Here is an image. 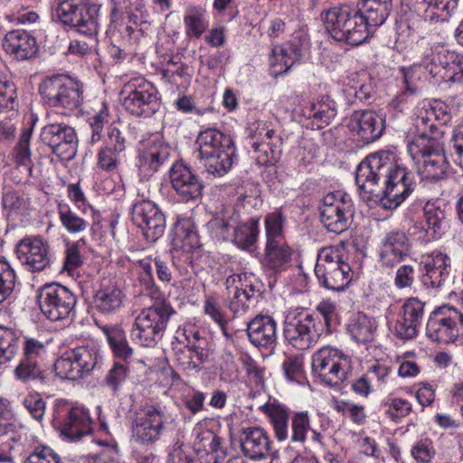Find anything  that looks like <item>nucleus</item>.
I'll list each match as a JSON object with an SVG mask.
<instances>
[{
	"mask_svg": "<svg viewBox=\"0 0 463 463\" xmlns=\"http://www.w3.org/2000/svg\"><path fill=\"white\" fill-rule=\"evenodd\" d=\"M355 183L384 209H395L415 189V175L395 160L390 151L367 156L356 167Z\"/></svg>",
	"mask_w": 463,
	"mask_h": 463,
	"instance_id": "nucleus-1",
	"label": "nucleus"
},
{
	"mask_svg": "<svg viewBox=\"0 0 463 463\" xmlns=\"http://www.w3.org/2000/svg\"><path fill=\"white\" fill-rule=\"evenodd\" d=\"M324 21L332 38L353 46L362 44L368 38L370 28L381 25L372 23L360 5L333 7L326 13Z\"/></svg>",
	"mask_w": 463,
	"mask_h": 463,
	"instance_id": "nucleus-2",
	"label": "nucleus"
},
{
	"mask_svg": "<svg viewBox=\"0 0 463 463\" xmlns=\"http://www.w3.org/2000/svg\"><path fill=\"white\" fill-rule=\"evenodd\" d=\"M195 143L196 157L208 174L222 177L232 169L236 147L230 135L207 128L198 134Z\"/></svg>",
	"mask_w": 463,
	"mask_h": 463,
	"instance_id": "nucleus-3",
	"label": "nucleus"
},
{
	"mask_svg": "<svg viewBox=\"0 0 463 463\" xmlns=\"http://www.w3.org/2000/svg\"><path fill=\"white\" fill-rule=\"evenodd\" d=\"M450 119L451 115L445 103L439 100L421 102L416 108L413 120L415 135L408 142L407 148L415 154L434 140L441 141L444 128Z\"/></svg>",
	"mask_w": 463,
	"mask_h": 463,
	"instance_id": "nucleus-4",
	"label": "nucleus"
},
{
	"mask_svg": "<svg viewBox=\"0 0 463 463\" xmlns=\"http://www.w3.org/2000/svg\"><path fill=\"white\" fill-rule=\"evenodd\" d=\"M119 95L125 110L136 117L149 118L161 107L156 88L144 77L130 79L123 85Z\"/></svg>",
	"mask_w": 463,
	"mask_h": 463,
	"instance_id": "nucleus-5",
	"label": "nucleus"
},
{
	"mask_svg": "<svg viewBox=\"0 0 463 463\" xmlns=\"http://www.w3.org/2000/svg\"><path fill=\"white\" fill-rule=\"evenodd\" d=\"M55 12L61 24L94 42L93 36L99 30V6L89 0H58Z\"/></svg>",
	"mask_w": 463,
	"mask_h": 463,
	"instance_id": "nucleus-6",
	"label": "nucleus"
},
{
	"mask_svg": "<svg viewBox=\"0 0 463 463\" xmlns=\"http://www.w3.org/2000/svg\"><path fill=\"white\" fill-rule=\"evenodd\" d=\"M39 92L49 106L68 111L77 109L83 101V84L64 75L45 78L39 86Z\"/></svg>",
	"mask_w": 463,
	"mask_h": 463,
	"instance_id": "nucleus-7",
	"label": "nucleus"
},
{
	"mask_svg": "<svg viewBox=\"0 0 463 463\" xmlns=\"http://www.w3.org/2000/svg\"><path fill=\"white\" fill-rule=\"evenodd\" d=\"M174 313V308L165 301L143 309L133 325V339L143 346H154L161 338Z\"/></svg>",
	"mask_w": 463,
	"mask_h": 463,
	"instance_id": "nucleus-8",
	"label": "nucleus"
},
{
	"mask_svg": "<svg viewBox=\"0 0 463 463\" xmlns=\"http://www.w3.org/2000/svg\"><path fill=\"white\" fill-rule=\"evenodd\" d=\"M315 274L319 283L333 291L344 290L352 280L349 263L343 260L334 247L323 248L317 254Z\"/></svg>",
	"mask_w": 463,
	"mask_h": 463,
	"instance_id": "nucleus-9",
	"label": "nucleus"
},
{
	"mask_svg": "<svg viewBox=\"0 0 463 463\" xmlns=\"http://www.w3.org/2000/svg\"><path fill=\"white\" fill-rule=\"evenodd\" d=\"M312 371L325 384L336 387L342 384L351 370V359L343 351L326 345L312 355Z\"/></svg>",
	"mask_w": 463,
	"mask_h": 463,
	"instance_id": "nucleus-10",
	"label": "nucleus"
},
{
	"mask_svg": "<svg viewBox=\"0 0 463 463\" xmlns=\"http://www.w3.org/2000/svg\"><path fill=\"white\" fill-rule=\"evenodd\" d=\"M165 407L161 403H146L136 412L131 424L132 439L138 444L150 445L157 441L166 422Z\"/></svg>",
	"mask_w": 463,
	"mask_h": 463,
	"instance_id": "nucleus-11",
	"label": "nucleus"
},
{
	"mask_svg": "<svg viewBox=\"0 0 463 463\" xmlns=\"http://www.w3.org/2000/svg\"><path fill=\"white\" fill-rule=\"evenodd\" d=\"M426 335L433 342L449 344L463 335V313L453 307H440L430 316Z\"/></svg>",
	"mask_w": 463,
	"mask_h": 463,
	"instance_id": "nucleus-12",
	"label": "nucleus"
},
{
	"mask_svg": "<svg viewBox=\"0 0 463 463\" xmlns=\"http://www.w3.org/2000/svg\"><path fill=\"white\" fill-rule=\"evenodd\" d=\"M319 211L324 227L329 232L339 234L350 225L354 215V203L348 194L337 191L324 196Z\"/></svg>",
	"mask_w": 463,
	"mask_h": 463,
	"instance_id": "nucleus-13",
	"label": "nucleus"
},
{
	"mask_svg": "<svg viewBox=\"0 0 463 463\" xmlns=\"http://www.w3.org/2000/svg\"><path fill=\"white\" fill-rule=\"evenodd\" d=\"M38 303L42 313L51 321L67 318L77 303L76 296L59 283L46 284L38 291Z\"/></svg>",
	"mask_w": 463,
	"mask_h": 463,
	"instance_id": "nucleus-14",
	"label": "nucleus"
},
{
	"mask_svg": "<svg viewBox=\"0 0 463 463\" xmlns=\"http://www.w3.org/2000/svg\"><path fill=\"white\" fill-rule=\"evenodd\" d=\"M411 52L413 58L419 61L425 72H428L436 82L446 80L449 64L457 59V52L442 46L432 45L425 40L417 42Z\"/></svg>",
	"mask_w": 463,
	"mask_h": 463,
	"instance_id": "nucleus-15",
	"label": "nucleus"
},
{
	"mask_svg": "<svg viewBox=\"0 0 463 463\" xmlns=\"http://www.w3.org/2000/svg\"><path fill=\"white\" fill-rule=\"evenodd\" d=\"M249 146L258 165H273L281 154L282 138L266 122L253 123L249 128Z\"/></svg>",
	"mask_w": 463,
	"mask_h": 463,
	"instance_id": "nucleus-16",
	"label": "nucleus"
},
{
	"mask_svg": "<svg viewBox=\"0 0 463 463\" xmlns=\"http://www.w3.org/2000/svg\"><path fill=\"white\" fill-rule=\"evenodd\" d=\"M98 364L94 347L79 346L67 350L54 364V371L61 379L75 381L89 375Z\"/></svg>",
	"mask_w": 463,
	"mask_h": 463,
	"instance_id": "nucleus-17",
	"label": "nucleus"
},
{
	"mask_svg": "<svg viewBox=\"0 0 463 463\" xmlns=\"http://www.w3.org/2000/svg\"><path fill=\"white\" fill-rule=\"evenodd\" d=\"M283 335L285 341L296 349L311 348L319 337L313 315L288 313L284 320Z\"/></svg>",
	"mask_w": 463,
	"mask_h": 463,
	"instance_id": "nucleus-18",
	"label": "nucleus"
},
{
	"mask_svg": "<svg viewBox=\"0 0 463 463\" xmlns=\"http://www.w3.org/2000/svg\"><path fill=\"white\" fill-rule=\"evenodd\" d=\"M16 256L29 272H42L52 265L49 242L41 236H26L16 246Z\"/></svg>",
	"mask_w": 463,
	"mask_h": 463,
	"instance_id": "nucleus-19",
	"label": "nucleus"
},
{
	"mask_svg": "<svg viewBox=\"0 0 463 463\" xmlns=\"http://www.w3.org/2000/svg\"><path fill=\"white\" fill-rule=\"evenodd\" d=\"M131 219L148 241H157L165 232V217L150 200H137L132 205Z\"/></svg>",
	"mask_w": 463,
	"mask_h": 463,
	"instance_id": "nucleus-20",
	"label": "nucleus"
},
{
	"mask_svg": "<svg viewBox=\"0 0 463 463\" xmlns=\"http://www.w3.org/2000/svg\"><path fill=\"white\" fill-rule=\"evenodd\" d=\"M187 345L174 347L177 366L185 373H198L209 358L208 341L199 331L186 335Z\"/></svg>",
	"mask_w": 463,
	"mask_h": 463,
	"instance_id": "nucleus-21",
	"label": "nucleus"
},
{
	"mask_svg": "<svg viewBox=\"0 0 463 463\" xmlns=\"http://www.w3.org/2000/svg\"><path fill=\"white\" fill-rule=\"evenodd\" d=\"M170 146L158 135L151 136L139 150L137 165L139 175L148 179L166 164L171 155Z\"/></svg>",
	"mask_w": 463,
	"mask_h": 463,
	"instance_id": "nucleus-22",
	"label": "nucleus"
},
{
	"mask_svg": "<svg viewBox=\"0 0 463 463\" xmlns=\"http://www.w3.org/2000/svg\"><path fill=\"white\" fill-rule=\"evenodd\" d=\"M41 140L61 160H71L77 153V136L66 124H49L42 128Z\"/></svg>",
	"mask_w": 463,
	"mask_h": 463,
	"instance_id": "nucleus-23",
	"label": "nucleus"
},
{
	"mask_svg": "<svg viewBox=\"0 0 463 463\" xmlns=\"http://www.w3.org/2000/svg\"><path fill=\"white\" fill-rule=\"evenodd\" d=\"M412 159L419 165V173L422 178L441 180L445 178L449 163L444 155L442 141H432L419 153L408 149Z\"/></svg>",
	"mask_w": 463,
	"mask_h": 463,
	"instance_id": "nucleus-24",
	"label": "nucleus"
},
{
	"mask_svg": "<svg viewBox=\"0 0 463 463\" xmlns=\"http://www.w3.org/2000/svg\"><path fill=\"white\" fill-rule=\"evenodd\" d=\"M126 150V137L119 128L110 125L104 143L97 154V167L107 173H116L122 164Z\"/></svg>",
	"mask_w": 463,
	"mask_h": 463,
	"instance_id": "nucleus-25",
	"label": "nucleus"
},
{
	"mask_svg": "<svg viewBox=\"0 0 463 463\" xmlns=\"http://www.w3.org/2000/svg\"><path fill=\"white\" fill-rule=\"evenodd\" d=\"M53 422L61 434L71 440L90 434L92 430V420L88 411L82 407L58 411Z\"/></svg>",
	"mask_w": 463,
	"mask_h": 463,
	"instance_id": "nucleus-26",
	"label": "nucleus"
},
{
	"mask_svg": "<svg viewBox=\"0 0 463 463\" xmlns=\"http://www.w3.org/2000/svg\"><path fill=\"white\" fill-rule=\"evenodd\" d=\"M169 177L173 189L183 201L189 202L202 196V181L184 164L175 163L170 169Z\"/></svg>",
	"mask_w": 463,
	"mask_h": 463,
	"instance_id": "nucleus-27",
	"label": "nucleus"
},
{
	"mask_svg": "<svg viewBox=\"0 0 463 463\" xmlns=\"http://www.w3.org/2000/svg\"><path fill=\"white\" fill-rule=\"evenodd\" d=\"M126 300L127 295L117 282L103 279L93 297V306L102 315L113 316L124 307Z\"/></svg>",
	"mask_w": 463,
	"mask_h": 463,
	"instance_id": "nucleus-28",
	"label": "nucleus"
},
{
	"mask_svg": "<svg viewBox=\"0 0 463 463\" xmlns=\"http://www.w3.org/2000/svg\"><path fill=\"white\" fill-rule=\"evenodd\" d=\"M411 242L405 232L392 231L382 241L380 261L383 266L392 268L410 254Z\"/></svg>",
	"mask_w": 463,
	"mask_h": 463,
	"instance_id": "nucleus-29",
	"label": "nucleus"
},
{
	"mask_svg": "<svg viewBox=\"0 0 463 463\" xmlns=\"http://www.w3.org/2000/svg\"><path fill=\"white\" fill-rule=\"evenodd\" d=\"M349 127L364 142L369 144L382 136L384 121L372 110H357L351 116Z\"/></svg>",
	"mask_w": 463,
	"mask_h": 463,
	"instance_id": "nucleus-30",
	"label": "nucleus"
},
{
	"mask_svg": "<svg viewBox=\"0 0 463 463\" xmlns=\"http://www.w3.org/2000/svg\"><path fill=\"white\" fill-rule=\"evenodd\" d=\"M247 335L253 345L273 349L277 341V323L270 316L259 315L248 323Z\"/></svg>",
	"mask_w": 463,
	"mask_h": 463,
	"instance_id": "nucleus-31",
	"label": "nucleus"
},
{
	"mask_svg": "<svg viewBox=\"0 0 463 463\" xmlns=\"http://www.w3.org/2000/svg\"><path fill=\"white\" fill-rule=\"evenodd\" d=\"M425 272L421 281L427 288H441L448 280L450 273V259L440 251H433L423 260Z\"/></svg>",
	"mask_w": 463,
	"mask_h": 463,
	"instance_id": "nucleus-32",
	"label": "nucleus"
},
{
	"mask_svg": "<svg viewBox=\"0 0 463 463\" xmlns=\"http://www.w3.org/2000/svg\"><path fill=\"white\" fill-rule=\"evenodd\" d=\"M240 444L242 453L250 459L266 458L271 449L269 434L260 427H249L241 430Z\"/></svg>",
	"mask_w": 463,
	"mask_h": 463,
	"instance_id": "nucleus-33",
	"label": "nucleus"
},
{
	"mask_svg": "<svg viewBox=\"0 0 463 463\" xmlns=\"http://www.w3.org/2000/svg\"><path fill=\"white\" fill-rule=\"evenodd\" d=\"M2 45L7 54L19 61L31 59L37 52L36 40L23 30L8 32Z\"/></svg>",
	"mask_w": 463,
	"mask_h": 463,
	"instance_id": "nucleus-34",
	"label": "nucleus"
},
{
	"mask_svg": "<svg viewBox=\"0 0 463 463\" xmlns=\"http://www.w3.org/2000/svg\"><path fill=\"white\" fill-rule=\"evenodd\" d=\"M261 411L269 417L278 440L287 439L288 437V410L281 404L272 402L263 405Z\"/></svg>",
	"mask_w": 463,
	"mask_h": 463,
	"instance_id": "nucleus-35",
	"label": "nucleus"
},
{
	"mask_svg": "<svg viewBox=\"0 0 463 463\" xmlns=\"http://www.w3.org/2000/svg\"><path fill=\"white\" fill-rule=\"evenodd\" d=\"M291 249L283 241H267L264 265L275 272L283 269L291 260Z\"/></svg>",
	"mask_w": 463,
	"mask_h": 463,
	"instance_id": "nucleus-36",
	"label": "nucleus"
},
{
	"mask_svg": "<svg viewBox=\"0 0 463 463\" xmlns=\"http://www.w3.org/2000/svg\"><path fill=\"white\" fill-rule=\"evenodd\" d=\"M172 243L175 250L187 253L199 247L198 235L190 222H181L175 224Z\"/></svg>",
	"mask_w": 463,
	"mask_h": 463,
	"instance_id": "nucleus-37",
	"label": "nucleus"
},
{
	"mask_svg": "<svg viewBox=\"0 0 463 463\" xmlns=\"http://www.w3.org/2000/svg\"><path fill=\"white\" fill-rule=\"evenodd\" d=\"M427 231L433 236L439 235L446 222L447 204L442 200L428 201L424 206Z\"/></svg>",
	"mask_w": 463,
	"mask_h": 463,
	"instance_id": "nucleus-38",
	"label": "nucleus"
},
{
	"mask_svg": "<svg viewBox=\"0 0 463 463\" xmlns=\"http://www.w3.org/2000/svg\"><path fill=\"white\" fill-rule=\"evenodd\" d=\"M376 327V323L373 318L365 314L358 313L351 319L348 332L356 342L365 344L373 340Z\"/></svg>",
	"mask_w": 463,
	"mask_h": 463,
	"instance_id": "nucleus-39",
	"label": "nucleus"
},
{
	"mask_svg": "<svg viewBox=\"0 0 463 463\" xmlns=\"http://www.w3.org/2000/svg\"><path fill=\"white\" fill-rule=\"evenodd\" d=\"M22 425L14 417L11 402L7 399L0 398V437L9 436L13 442L21 439Z\"/></svg>",
	"mask_w": 463,
	"mask_h": 463,
	"instance_id": "nucleus-40",
	"label": "nucleus"
},
{
	"mask_svg": "<svg viewBox=\"0 0 463 463\" xmlns=\"http://www.w3.org/2000/svg\"><path fill=\"white\" fill-rule=\"evenodd\" d=\"M458 3V0H422L424 18L430 22L448 21Z\"/></svg>",
	"mask_w": 463,
	"mask_h": 463,
	"instance_id": "nucleus-41",
	"label": "nucleus"
},
{
	"mask_svg": "<svg viewBox=\"0 0 463 463\" xmlns=\"http://www.w3.org/2000/svg\"><path fill=\"white\" fill-rule=\"evenodd\" d=\"M258 233L259 220L251 218L242 224L240 222L233 230L229 240L239 248L248 250L255 243Z\"/></svg>",
	"mask_w": 463,
	"mask_h": 463,
	"instance_id": "nucleus-42",
	"label": "nucleus"
},
{
	"mask_svg": "<svg viewBox=\"0 0 463 463\" xmlns=\"http://www.w3.org/2000/svg\"><path fill=\"white\" fill-rule=\"evenodd\" d=\"M14 375L24 383L33 381L43 382L45 379V370L41 361L22 357L14 370Z\"/></svg>",
	"mask_w": 463,
	"mask_h": 463,
	"instance_id": "nucleus-43",
	"label": "nucleus"
},
{
	"mask_svg": "<svg viewBox=\"0 0 463 463\" xmlns=\"http://www.w3.org/2000/svg\"><path fill=\"white\" fill-rule=\"evenodd\" d=\"M102 330L116 357L126 361L132 355L133 350L128 343L125 332L120 327L104 326Z\"/></svg>",
	"mask_w": 463,
	"mask_h": 463,
	"instance_id": "nucleus-44",
	"label": "nucleus"
},
{
	"mask_svg": "<svg viewBox=\"0 0 463 463\" xmlns=\"http://www.w3.org/2000/svg\"><path fill=\"white\" fill-rule=\"evenodd\" d=\"M102 330L116 357L126 361L132 355L133 350L128 343L125 332L120 327L104 326Z\"/></svg>",
	"mask_w": 463,
	"mask_h": 463,
	"instance_id": "nucleus-45",
	"label": "nucleus"
},
{
	"mask_svg": "<svg viewBox=\"0 0 463 463\" xmlns=\"http://www.w3.org/2000/svg\"><path fill=\"white\" fill-rule=\"evenodd\" d=\"M241 222L239 213L232 207H224L212 221V225L223 240H229L237 225Z\"/></svg>",
	"mask_w": 463,
	"mask_h": 463,
	"instance_id": "nucleus-46",
	"label": "nucleus"
},
{
	"mask_svg": "<svg viewBox=\"0 0 463 463\" xmlns=\"http://www.w3.org/2000/svg\"><path fill=\"white\" fill-rule=\"evenodd\" d=\"M306 37L301 36L297 42V37H294L290 42L283 45L274 46V53L279 56H283L284 71H288L296 62L302 57V49L306 45Z\"/></svg>",
	"mask_w": 463,
	"mask_h": 463,
	"instance_id": "nucleus-47",
	"label": "nucleus"
},
{
	"mask_svg": "<svg viewBox=\"0 0 463 463\" xmlns=\"http://www.w3.org/2000/svg\"><path fill=\"white\" fill-rule=\"evenodd\" d=\"M58 214L61 226L71 234L80 233L89 227V222L66 203L58 205Z\"/></svg>",
	"mask_w": 463,
	"mask_h": 463,
	"instance_id": "nucleus-48",
	"label": "nucleus"
},
{
	"mask_svg": "<svg viewBox=\"0 0 463 463\" xmlns=\"http://www.w3.org/2000/svg\"><path fill=\"white\" fill-rule=\"evenodd\" d=\"M185 34L188 38H200L207 29L209 23L201 8H191L184 17Z\"/></svg>",
	"mask_w": 463,
	"mask_h": 463,
	"instance_id": "nucleus-49",
	"label": "nucleus"
},
{
	"mask_svg": "<svg viewBox=\"0 0 463 463\" xmlns=\"http://www.w3.org/2000/svg\"><path fill=\"white\" fill-rule=\"evenodd\" d=\"M20 350L19 337L7 327L0 326V365L13 360Z\"/></svg>",
	"mask_w": 463,
	"mask_h": 463,
	"instance_id": "nucleus-50",
	"label": "nucleus"
},
{
	"mask_svg": "<svg viewBox=\"0 0 463 463\" xmlns=\"http://www.w3.org/2000/svg\"><path fill=\"white\" fill-rule=\"evenodd\" d=\"M188 71L189 68L186 64L169 61L162 71V76L173 86L185 88L190 84L192 78Z\"/></svg>",
	"mask_w": 463,
	"mask_h": 463,
	"instance_id": "nucleus-51",
	"label": "nucleus"
},
{
	"mask_svg": "<svg viewBox=\"0 0 463 463\" xmlns=\"http://www.w3.org/2000/svg\"><path fill=\"white\" fill-rule=\"evenodd\" d=\"M358 5L368 13L374 24H383L390 14L392 0H359Z\"/></svg>",
	"mask_w": 463,
	"mask_h": 463,
	"instance_id": "nucleus-52",
	"label": "nucleus"
},
{
	"mask_svg": "<svg viewBox=\"0 0 463 463\" xmlns=\"http://www.w3.org/2000/svg\"><path fill=\"white\" fill-rule=\"evenodd\" d=\"M306 113L308 118H313L321 124H329L336 115L335 101L329 97H322L313 103Z\"/></svg>",
	"mask_w": 463,
	"mask_h": 463,
	"instance_id": "nucleus-53",
	"label": "nucleus"
},
{
	"mask_svg": "<svg viewBox=\"0 0 463 463\" xmlns=\"http://www.w3.org/2000/svg\"><path fill=\"white\" fill-rule=\"evenodd\" d=\"M16 274L11 264L0 258V304L7 300L14 292Z\"/></svg>",
	"mask_w": 463,
	"mask_h": 463,
	"instance_id": "nucleus-54",
	"label": "nucleus"
},
{
	"mask_svg": "<svg viewBox=\"0 0 463 463\" xmlns=\"http://www.w3.org/2000/svg\"><path fill=\"white\" fill-rule=\"evenodd\" d=\"M286 218L280 210H275L266 215L265 231L267 241H282Z\"/></svg>",
	"mask_w": 463,
	"mask_h": 463,
	"instance_id": "nucleus-55",
	"label": "nucleus"
},
{
	"mask_svg": "<svg viewBox=\"0 0 463 463\" xmlns=\"http://www.w3.org/2000/svg\"><path fill=\"white\" fill-rule=\"evenodd\" d=\"M32 138V129L24 128L23 129L19 140L16 146L14 148L13 156L14 161L19 165L27 166L30 169V165L32 163L31 159V148L30 142Z\"/></svg>",
	"mask_w": 463,
	"mask_h": 463,
	"instance_id": "nucleus-56",
	"label": "nucleus"
},
{
	"mask_svg": "<svg viewBox=\"0 0 463 463\" xmlns=\"http://www.w3.org/2000/svg\"><path fill=\"white\" fill-rule=\"evenodd\" d=\"M383 406L385 408V413L395 421L408 416L412 411L410 402L397 397L387 398Z\"/></svg>",
	"mask_w": 463,
	"mask_h": 463,
	"instance_id": "nucleus-57",
	"label": "nucleus"
},
{
	"mask_svg": "<svg viewBox=\"0 0 463 463\" xmlns=\"http://www.w3.org/2000/svg\"><path fill=\"white\" fill-rule=\"evenodd\" d=\"M284 374L288 381L301 383L305 376L302 354L288 356L282 363Z\"/></svg>",
	"mask_w": 463,
	"mask_h": 463,
	"instance_id": "nucleus-58",
	"label": "nucleus"
},
{
	"mask_svg": "<svg viewBox=\"0 0 463 463\" xmlns=\"http://www.w3.org/2000/svg\"><path fill=\"white\" fill-rule=\"evenodd\" d=\"M403 74V82L405 85L406 92L410 94H416L419 91L418 81L421 80L425 71L418 60L409 67L402 69Z\"/></svg>",
	"mask_w": 463,
	"mask_h": 463,
	"instance_id": "nucleus-59",
	"label": "nucleus"
},
{
	"mask_svg": "<svg viewBox=\"0 0 463 463\" xmlns=\"http://www.w3.org/2000/svg\"><path fill=\"white\" fill-rule=\"evenodd\" d=\"M309 428L310 424L307 411L295 412L291 420V440L303 443L306 440V435Z\"/></svg>",
	"mask_w": 463,
	"mask_h": 463,
	"instance_id": "nucleus-60",
	"label": "nucleus"
},
{
	"mask_svg": "<svg viewBox=\"0 0 463 463\" xmlns=\"http://www.w3.org/2000/svg\"><path fill=\"white\" fill-rule=\"evenodd\" d=\"M16 90L13 82L0 72V110L14 109L16 105Z\"/></svg>",
	"mask_w": 463,
	"mask_h": 463,
	"instance_id": "nucleus-61",
	"label": "nucleus"
},
{
	"mask_svg": "<svg viewBox=\"0 0 463 463\" xmlns=\"http://www.w3.org/2000/svg\"><path fill=\"white\" fill-rule=\"evenodd\" d=\"M399 314L420 326L424 314V303L417 298H411L402 305Z\"/></svg>",
	"mask_w": 463,
	"mask_h": 463,
	"instance_id": "nucleus-62",
	"label": "nucleus"
},
{
	"mask_svg": "<svg viewBox=\"0 0 463 463\" xmlns=\"http://www.w3.org/2000/svg\"><path fill=\"white\" fill-rule=\"evenodd\" d=\"M24 463H61V457L48 446H38Z\"/></svg>",
	"mask_w": 463,
	"mask_h": 463,
	"instance_id": "nucleus-63",
	"label": "nucleus"
},
{
	"mask_svg": "<svg viewBox=\"0 0 463 463\" xmlns=\"http://www.w3.org/2000/svg\"><path fill=\"white\" fill-rule=\"evenodd\" d=\"M419 332V326L412 321L399 314L393 327V334L401 340L406 341L414 338Z\"/></svg>",
	"mask_w": 463,
	"mask_h": 463,
	"instance_id": "nucleus-64",
	"label": "nucleus"
}]
</instances>
